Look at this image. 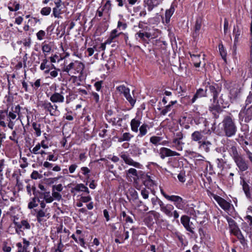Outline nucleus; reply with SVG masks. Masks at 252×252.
<instances>
[{"mask_svg":"<svg viewBox=\"0 0 252 252\" xmlns=\"http://www.w3.org/2000/svg\"><path fill=\"white\" fill-rule=\"evenodd\" d=\"M220 89L218 87L217 85L216 84H208L206 86V89L204 90L203 89L200 88L196 91L195 94L194 95L193 97L191 100V103H193L197 98L202 97L206 96L207 95V92L209 91L212 94L213 97L214 102L216 103V106H214L213 107H210L211 108V111H213L214 110H218L220 109V105H221L222 107H226L227 105V103L224 102L223 99L222 98V96H221L219 100H218V97L219 93L220 92Z\"/></svg>","mask_w":252,"mask_h":252,"instance_id":"1","label":"nucleus"},{"mask_svg":"<svg viewBox=\"0 0 252 252\" xmlns=\"http://www.w3.org/2000/svg\"><path fill=\"white\" fill-rule=\"evenodd\" d=\"M159 34V31L158 29L146 26L144 30H140L135 33V37L137 40L139 39L148 43L150 39L157 38Z\"/></svg>","mask_w":252,"mask_h":252,"instance_id":"2","label":"nucleus"},{"mask_svg":"<svg viewBox=\"0 0 252 252\" xmlns=\"http://www.w3.org/2000/svg\"><path fill=\"white\" fill-rule=\"evenodd\" d=\"M222 129L226 136L230 137L235 135L237 131V127L234 120L230 116L224 117L222 122Z\"/></svg>","mask_w":252,"mask_h":252,"instance_id":"3","label":"nucleus"},{"mask_svg":"<svg viewBox=\"0 0 252 252\" xmlns=\"http://www.w3.org/2000/svg\"><path fill=\"white\" fill-rule=\"evenodd\" d=\"M85 68V65L82 62L78 61H75L70 63L69 64L63 67V71L69 74H82V72Z\"/></svg>","mask_w":252,"mask_h":252,"instance_id":"4","label":"nucleus"},{"mask_svg":"<svg viewBox=\"0 0 252 252\" xmlns=\"http://www.w3.org/2000/svg\"><path fill=\"white\" fill-rule=\"evenodd\" d=\"M161 194L168 201L173 202L177 208L183 210L185 206V200L180 196L178 195H168L162 189H160Z\"/></svg>","mask_w":252,"mask_h":252,"instance_id":"5","label":"nucleus"},{"mask_svg":"<svg viewBox=\"0 0 252 252\" xmlns=\"http://www.w3.org/2000/svg\"><path fill=\"white\" fill-rule=\"evenodd\" d=\"M160 211L169 218L173 217L176 220L179 217L178 212L174 210V207L171 204H164L163 202L160 207Z\"/></svg>","mask_w":252,"mask_h":252,"instance_id":"6","label":"nucleus"},{"mask_svg":"<svg viewBox=\"0 0 252 252\" xmlns=\"http://www.w3.org/2000/svg\"><path fill=\"white\" fill-rule=\"evenodd\" d=\"M34 211L36 220L38 222L42 224L45 222L50 217V214L49 212L48 209H34Z\"/></svg>","mask_w":252,"mask_h":252,"instance_id":"7","label":"nucleus"},{"mask_svg":"<svg viewBox=\"0 0 252 252\" xmlns=\"http://www.w3.org/2000/svg\"><path fill=\"white\" fill-rule=\"evenodd\" d=\"M39 106L45 110L48 111L50 115L56 116L58 110V106L56 104H52L51 102L48 101H41Z\"/></svg>","mask_w":252,"mask_h":252,"instance_id":"8","label":"nucleus"},{"mask_svg":"<svg viewBox=\"0 0 252 252\" xmlns=\"http://www.w3.org/2000/svg\"><path fill=\"white\" fill-rule=\"evenodd\" d=\"M236 143L233 141L229 140L225 145V149L228 152L233 160L241 156L237 151Z\"/></svg>","mask_w":252,"mask_h":252,"instance_id":"9","label":"nucleus"},{"mask_svg":"<svg viewBox=\"0 0 252 252\" xmlns=\"http://www.w3.org/2000/svg\"><path fill=\"white\" fill-rule=\"evenodd\" d=\"M226 220L229 225L230 232L231 234H233L234 235L237 237L242 233L240 229L234 220L231 218L227 217Z\"/></svg>","mask_w":252,"mask_h":252,"instance_id":"10","label":"nucleus"},{"mask_svg":"<svg viewBox=\"0 0 252 252\" xmlns=\"http://www.w3.org/2000/svg\"><path fill=\"white\" fill-rule=\"evenodd\" d=\"M159 155L161 159H164L165 157L179 156L180 154L169 148L162 147L159 149Z\"/></svg>","mask_w":252,"mask_h":252,"instance_id":"11","label":"nucleus"},{"mask_svg":"<svg viewBox=\"0 0 252 252\" xmlns=\"http://www.w3.org/2000/svg\"><path fill=\"white\" fill-rule=\"evenodd\" d=\"M214 199L217 201L220 207L225 211H229L230 210L232 205L222 197L215 195Z\"/></svg>","mask_w":252,"mask_h":252,"instance_id":"12","label":"nucleus"},{"mask_svg":"<svg viewBox=\"0 0 252 252\" xmlns=\"http://www.w3.org/2000/svg\"><path fill=\"white\" fill-rule=\"evenodd\" d=\"M181 223L186 229L192 234L194 233V228L192 227V223L190 222V218L186 215H183L181 218Z\"/></svg>","mask_w":252,"mask_h":252,"instance_id":"13","label":"nucleus"},{"mask_svg":"<svg viewBox=\"0 0 252 252\" xmlns=\"http://www.w3.org/2000/svg\"><path fill=\"white\" fill-rule=\"evenodd\" d=\"M49 148L48 144L45 140H42L40 143H38L32 149H30V152L34 155H39L42 148L47 149Z\"/></svg>","mask_w":252,"mask_h":252,"instance_id":"14","label":"nucleus"},{"mask_svg":"<svg viewBox=\"0 0 252 252\" xmlns=\"http://www.w3.org/2000/svg\"><path fill=\"white\" fill-rule=\"evenodd\" d=\"M239 116L246 123L249 122L252 119V105L247 109L241 110L239 113Z\"/></svg>","mask_w":252,"mask_h":252,"instance_id":"15","label":"nucleus"},{"mask_svg":"<svg viewBox=\"0 0 252 252\" xmlns=\"http://www.w3.org/2000/svg\"><path fill=\"white\" fill-rule=\"evenodd\" d=\"M121 157L126 164L138 168H141L142 165L138 162L134 161L128 155L123 154Z\"/></svg>","mask_w":252,"mask_h":252,"instance_id":"16","label":"nucleus"},{"mask_svg":"<svg viewBox=\"0 0 252 252\" xmlns=\"http://www.w3.org/2000/svg\"><path fill=\"white\" fill-rule=\"evenodd\" d=\"M234 160L240 171H245L248 169V164L241 156Z\"/></svg>","mask_w":252,"mask_h":252,"instance_id":"17","label":"nucleus"},{"mask_svg":"<svg viewBox=\"0 0 252 252\" xmlns=\"http://www.w3.org/2000/svg\"><path fill=\"white\" fill-rule=\"evenodd\" d=\"M50 100L53 103H63L64 101L63 93L55 92L51 95Z\"/></svg>","mask_w":252,"mask_h":252,"instance_id":"18","label":"nucleus"},{"mask_svg":"<svg viewBox=\"0 0 252 252\" xmlns=\"http://www.w3.org/2000/svg\"><path fill=\"white\" fill-rule=\"evenodd\" d=\"M212 143L207 138H204L202 142L199 144L198 148L201 150L209 153L210 151Z\"/></svg>","mask_w":252,"mask_h":252,"instance_id":"19","label":"nucleus"},{"mask_svg":"<svg viewBox=\"0 0 252 252\" xmlns=\"http://www.w3.org/2000/svg\"><path fill=\"white\" fill-rule=\"evenodd\" d=\"M160 2L159 0H144V6L147 7L149 11H151L155 7L158 5Z\"/></svg>","mask_w":252,"mask_h":252,"instance_id":"20","label":"nucleus"},{"mask_svg":"<svg viewBox=\"0 0 252 252\" xmlns=\"http://www.w3.org/2000/svg\"><path fill=\"white\" fill-rule=\"evenodd\" d=\"M153 127L152 125H149L147 124H143L139 128V133L137 135L138 137H142L146 135L148 133V130Z\"/></svg>","mask_w":252,"mask_h":252,"instance_id":"21","label":"nucleus"},{"mask_svg":"<svg viewBox=\"0 0 252 252\" xmlns=\"http://www.w3.org/2000/svg\"><path fill=\"white\" fill-rule=\"evenodd\" d=\"M21 107L19 105H17L14 108H12L11 111H10L8 113H7V116L8 117V120L12 121L16 118L17 115H19L20 112Z\"/></svg>","mask_w":252,"mask_h":252,"instance_id":"22","label":"nucleus"},{"mask_svg":"<svg viewBox=\"0 0 252 252\" xmlns=\"http://www.w3.org/2000/svg\"><path fill=\"white\" fill-rule=\"evenodd\" d=\"M203 135L201 131H195L191 134V141L197 142L199 144L203 140Z\"/></svg>","mask_w":252,"mask_h":252,"instance_id":"23","label":"nucleus"},{"mask_svg":"<svg viewBox=\"0 0 252 252\" xmlns=\"http://www.w3.org/2000/svg\"><path fill=\"white\" fill-rule=\"evenodd\" d=\"M175 10V5L173 4H172L170 7L165 11V21L166 24H168L170 22V18L174 14Z\"/></svg>","mask_w":252,"mask_h":252,"instance_id":"24","label":"nucleus"},{"mask_svg":"<svg viewBox=\"0 0 252 252\" xmlns=\"http://www.w3.org/2000/svg\"><path fill=\"white\" fill-rule=\"evenodd\" d=\"M140 120L139 118H135L132 119L130 124L131 130L134 132H137L139 129L138 127L140 126Z\"/></svg>","mask_w":252,"mask_h":252,"instance_id":"25","label":"nucleus"},{"mask_svg":"<svg viewBox=\"0 0 252 252\" xmlns=\"http://www.w3.org/2000/svg\"><path fill=\"white\" fill-rule=\"evenodd\" d=\"M53 47V43L50 42L48 43L43 42L42 44L41 49L43 53L46 56L47 54L49 53L52 50Z\"/></svg>","mask_w":252,"mask_h":252,"instance_id":"26","label":"nucleus"},{"mask_svg":"<svg viewBox=\"0 0 252 252\" xmlns=\"http://www.w3.org/2000/svg\"><path fill=\"white\" fill-rule=\"evenodd\" d=\"M202 19L198 18L196 19L194 25V32H193L192 35L194 38L196 37L199 35V32L201 29L202 25Z\"/></svg>","mask_w":252,"mask_h":252,"instance_id":"27","label":"nucleus"},{"mask_svg":"<svg viewBox=\"0 0 252 252\" xmlns=\"http://www.w3.org/2000/svg\"><path fill=\"white\" fill-rule=\"evenodd\" d=\"M172 143L173 145L171 147L174 148L179 151H182L183 150L185 143L182 141V140L173 139Z\"/></svg>","mask_w":252,"mask_h":252,"instance_id":"28","label":"nucleus"},{"mask_svg":"<svg viewBox=\"0 0 252 252\" xmlns=\"http://www.w3.org/2000/svg\"><path fill=\"white\" fill-rule=\"evenodd\" d=\"M190 58L192 61L193 62V64L195 67H199L200 65V55L199 54H193L191 53H189Z\"/></svg>","mask_w":252,"mask_h":252,"instance_id":"29","label":"nucleus"},{"mask_svg":"<svg viewBox=\"0 0 252 252\" xmlns=\"http://www.w3.org/2000/svg\"><path fill=\"white\" fill-rule=\"evenodd\" d=\"M241 183L242 185L243 189L247 198L250 199L251 195L250 191V186L249 184L244 180H243Z\"/></svg>","mask_w":252,"mask_h":252,"instance_id":"30","label":"nucleus"},{"mask_svg":"<svg viewBox=\"0 0 252 252\" xmlns=\"http://www.w3.org/2000/svg\"><path fill=\"white\" fill-rule=\"evenodd\" d=\"M134 135L131 134L130 132L124 133L121 137L118 139L119 142H122L124 141H129L132 138H133Z\"/></svg>","mask_w":252,"mask_h":252,"instance_id":"31","label":"nucleus"},{"mask_svg":"<svg viewBox=\"0 0 252 252\" xmlns=\"http://www.w3.org/2000/svg\"><path fill=\"white\" fill-rule=\"evenodd\" d=\"M153 215L150 213V211L147 213L145 218L144 219V222L148 227H151L154 224V218Z\"/></svg>","mask_w":252,"mask_h":252,"instance_id":"32","label":"nucleus"},{"mask_svg":"<svg viewBox=\"0 0 252 252\" xmlns=\"http://www.w3.org/2000/svg\"><path fill=\"white\" fill-rule=\"evenodd\" d=\"M73 189L76 191H78V192H79V191L85 192L87 194H89L90 192L88 188L83 184H77L74 187Z\"/></svg>","mask_w":252,"mask_h":252,"instance_id":"33","label":"nucleus"},{"mask_svg":"<svg viewBox=\"0 0 252 252\" xmlns=\"http://www.w3.org/2000/svg\"><path fill=\"white\" fill-rule=\"evenodd\" d=\"M69 231L68 229L64 228L63 230V233L60 236L59 241L64 242H67L69 239Z\"/></svg>","mask_w":252,"mask_h":252,"instance_id":"34","label":"nucleus"},{"mask_svg":"<svg viewBox=\"0 0 252 252\" xmlns=\"http://www.w3.org/2000/svg\"><path fill=\"white\" fill-rule=\"evenodd\" d=\"M162 137L152 136L150 138V142L155 146H158L161 144V142L162 141Z\"/></svg>","mask_w":252,"mask_h":252,"instance_id":"35","label":"nucleus"},{"mask_svg":"<svg viewBox=\"0 0 252 252\" xmlns=\"http://www.w3.org/2000/svg\"><path fill=\"white\" fill-rule=\"evenodd\" d=\"M116 236L120 238L121 240H123V242L124 241L127 240L129 237V232L128 231H126L125 228H124V233L121 234L119 231L116 232Z\"/></svg>","mask_w":252,"mask_h":252,"instance_id":"36","label":"nucleus"},{"mask_svg":"<svg viewBox=\"0 0 252 252\" xmlns=\"http://www.w3.org/2000/svg\"><path fill=\"white\" fill-rule=\"evenodd\" d=\"M219 50L220 55L222 59L225 61H226L227 52L222 43L219 45Z\"/></svg>","mask_w":252,"mask_h":252,"instance_id":"37","label":"nucleus"},{"mask_svg":"<svg viewBox=\"0 0 252 252\" xmlns=\"http://www.w3.org/2000/svg\"><path fill=\"white\" fill-rule=\"evenodd\" d=\"M39 202V199L37 197L34 196L30 200V201L28 203V208L32 209L38 206V203Z\"/></svg>","mask_w":252,"mask_h":252,"instance_id":"38","label":"nucleus"},{"mask_svg":"<svg viewBox=\"0 0 252 252\" xmlns=\"http://www.w3.org/2000/svg\"><path fill=\"white\" fill-rule=\"evenodd\" d=\"M48 63V60L47 59H44L42 60L40 66V69L41 70H44L46 69L44 71L45 73H48L50 72V69H49V65Z\"/></svg>","mask_w":252,"mask_h":252,"instance_id":"39","label":"nucleus"},{"mask_svg":"<svg viewBox=\"0 0 252 252\" xmlns=\"http://www.w3.org/2000/svg\"><path fill=\"white\" fill-rule=\"evenodd\" d=\"M126 175L127 178H133L134 179L135 177L138 176L137 170L133 168H131L126 171Z\"/></svg>","mask_w":252,"mask_h":252,"instance_id":"40","label":"nucleus"},{"mask_svg":"<svg viewBox=\"0 0 252 252\" xmlns=\"http://www.w3.org/2000/svg\"><path fill=\"white\" fill-rule=\"evenodd\" d=\"M150 213L153 215L154 219L156 220L157 223H159L161 221H163L161 219L162 216L159 213L156 212L154 210L150 211Z\"/></svg>","mask_w":252,"mask_h":252,"instance_id":"41","label":"nucleus"},{"mask_svg":"<svg viewBox=\"0 0 252 252\" xmlns=\"http://www.w3.org/2000/svg\"><path fill=\"white\" fill-rule=\"evenodd\" d=\"M116 90L119 93L123 94L124 96L127 94H128V93L130 92L129 89L124 85L118 86L116 88Z\"/></svg>","mask_w":252,"mask_h":252,"instance_id":"42","label":"nucleus"},{"mask_svg":"<svg viewBox=\"0 0 252 252\" xmlns=\"http://www.w3.org/2000/svg\"><path fill=\"white\" fill-rule=\"evenodd\" d=\"M112 8V4L110 0H107L105 4L101 8L103 11L108 14L110 13V11Z\"/></svg>","mask_w":252,"mask_h":252,"instance_id":"43","label":"nucleus"},{"mask_svg":"<svg viewBox=\"0 0 252 252\" xmlns=\"http://www.w3.org/2000/svg\"><path fill=\"white\" fill-rule=\"evenodd\" d=\"M32 126L33 129L35 130V135L37 137H39L41 135V132L40 130V125L38 124L35 122H33L32 124Z\"/></svg>","mask_w":252,"mask_h":252,"instance_id":"44","label":"nucleus"},{"mask_svg":"<svg viewBox=\"0 0 252 252\" xmlns=\"http://www.w3.org/2000/svg\"><path fill=\"white\" fill-rule=\"evenodd\" d=\"M63 242H64L59 241V243H58L57 246L56 247L52 248L51 249V251H53V252L58 251L59 252H65L64 250L63 249Z\"/></svg>","mask_w":252,"mask_h":252,"instance_id":"45","label":"nucleus"},{"mask_svg":"<svg viewBox=\"0 0 252 252\" xmlns=\"http://www.w3.org/2000/svg\"><path fill=\"white\" fill-rule=\"evenodd\" d=\"M44 200L47 203H51L53 201L54 199L51 195L50 192H45L43 193Z\"/></svg>","mask_w":252,"mask_h":252,"instance_id":"46","label":"nucleus"},{"mask_svg":"<svg viewBox=\"0 0 252 252\" xmlns=\"http://www.w3.org/2000/svg\"><path fill=\"white\" fill-rule=\"evenodd\" d=\"M125 97L132 106H133L134 105L136 102V99L131 95V94H130V92L128 93V94H126L125 95Z\"/></svg>","mask_w":252,"mask_h":252,"instance_id":"47","label":"nucleus"},{"mask_svg":"<svg viewBox=\"0 0 252 252\" xmlns=\"http://www.w3.org/2000/svg\"><path fill=\"white\" fill-rule=\"evenodd\" d=\"M151 202L153 205V207L154 208L155 206L158 205L159 207L161 205L163 202L159 199L158 197H154L151 198Z\"/></svg>","mask_w":252,"mask_h":252,"instance_id":"48","label":"nucleus"},{"mask_svg":"<svg viewBox=\"0 0 252 252\" xmlns=\"http://www.w3.org/2000/svg\"><path fill=\"white\" fill-rule=\"evenodd\" d=\"M20 225H21V227L23 229H31V225L27 220H22L20 222Z\"/></svg>","mask_w":252,"mask_h":252,"instance_id":"49","label":"nucleus"},{"mask_svg":"<svg viewBox=\"0 0 252 252\" xmlns=\"http://www.w3.org/2000/svg\"><path fill=\"white\" fill-rule=\"evenodd\" d=\"M118 31L117 29L113 30L111 32L109 37H110L111 38L114 40L116 37H118L122 33V32L118 33Z\"/></svg>","mask_w":252,"mask_h":252,"instance_id":"50","label":"nucleus"},{"mask_svg":"<svg viewBox=\"0 0 252 252\" xmlns=\"http://www.w3.org/2000/svg\"><path fill=\"white\" fill-rule=\"evenodd\" d=\"M51 11V8L50 7H44L42 8L40 11L41 15L44 16H47L50 14Z\"/></svg>","mask_w":252,"mask_h":252,"instance_id":"51","label":"nucleus"},{"mask_svg":"<svg viewBox=\"0 0 252 252\" xmlns=\"http://www.w3.org/2000/svg\"><path fill=\"white\" fill-rule=\"evenodd\" d=\"M58 159V156H55L50 152L48 153L46 160L50 161H56Z\"/></svg>","mask_w":252,"mask_h":252,"instance_id":"52","label":"nucleus"},{"mask_svg":"<svg viewBox=\"0 0 252 252\" xmlns=\"http://www.w3.org/2000/svg\"><path fill=\"white\" fill-rule=\"evenodd\" d=\"M233 33L235 34V41L237 40L239 38L240 34L241 31L238 27H234L233 29Z\"/></svg>","mask_w":252,"mask_h":252,"instance_id":"53","label":"nucleus"},{"mask_svg":"<svg viewBox=\"0 0 252 252\" xmlns=\"http://www.w3.org/2000/svg\"><path fill=\"white\" fill-rule=\"evenodd\" d=\"M216 163L218 168H223L225 164L226 163V162L222 158H217L216 159Z\"/></svg>","mask_w":252,"mask_h":252,"instance_id":"54","label":"nucleus"},{"mask_svg":"<svg viewBox=\"0 0 252 252\" xmlns=\"http://www.w3.org/2000/svg\"><path fill=\"white\" fill-rule=\"evenodd\" d=\"M46 35L45 32L43 30L39 31L36 33V36L37 39L39 40H42Z\"/></svg>","mask_w":252,"mask_h":252,"instance_id":"55","label":"nucleus"},{"mask_svg":"<svg viewBox=\"0 0 252 252\" xmlns=\"http://www.w3.org/2000/svg\"><path fill=\"white\" fill-rule=\"evenodd\" d=\"M30 84L34 89L36 90L41 86V79H38L36 80L34 83L31 82Z\"/></svg>","mask_w":252,"mask_h":252,"instance_id":"56","label":"nucleus"},{"mask_svg":"<svg viewBox=\"0 0 252 252\" xmlns=\"http://www.w3.org/2000/svg\"><path fill=\"white\" fill-rule=\"evenodd\" d=\"M16 247L18 248L17 252H28V250L23 246L21 243H17Z\"/></svg>","mask_w":252,"mask_h":252,"instance_id":"57","label":"nucleus"},{"mask_svg":"<svg viewBox=\"0 0 252 252\" xmlns=\"http://www.w3.org/2000/svg\"><path fill=\"white\" fill-rule=\"evenodd\" d=\"M149 191L146 189L144 188L141 190V194L143 198L145 199H148L149 197Z\"/></svg>","mask_w":252,"mask_h":252,"instance_id":"58","label":"nucleus"},{"mask_svg":"<svg viewBox=\"0 0 252 252\" xmlns=\"http://www.w3.org/2000/svg\"><path fill=\"white\" fill-rule=\"evenodd\" d=\"M171 110V105L168 104L160 112V114L162 115H165L168 112Z\"/></svg>","mask_w":252,"mask_h":252,"instance_id":"59","label":"nucleus"},{"mask_svg":"<svg viewBox=\"0 0 252 252\" xmlns=\"http://www.w3.org/2000/svg\"><path fill=\"white\" fill-rule=\"evenodd\" d=\"M52 197L53 199L56 200H60L62 198V195L57 191L52 190Z\"/></svg>","mask_w":252,"mask_h":252,"instance_id":"60","label":"nucleus"},{"mask_svg":"<svg viewBox=\"0 0 252 252\" xmlns=\"http://www.w3.org/2000/svg\"><path fill=\"white\" fill-rule=\"evenodd\" d=\"M184 137V135L183 133L181 131H179L175 133L174 137L173 139L183 140Z\"/></svg>","mask_w":252,"mask_h":252,"instance_id":"61","label":"nucleus"},{"mask_svg":"<svg viewBox=\"0 0 252 252\" xmlns=\"http://www.w3.org/2000/svg\"><path fill=\"white\" fill-rule=\"evenodd\" d=\"M61 9L59 8L54 7L53 9V14L56 18H59L61 14Z\"/></svg>","mask_w":252,"mask_h":252,"instance_id":"62","label":"nucleus"},{"mask_svg":"<svg viewBox=\"0 0 252 252\" xmlns=\"http://www.w3.org/2000/svg\"><path fill=\"white\" fill-rule=\"evenodd\" d=\"M102 84L103 81H99L94 83V86L97 91L99 92V91H100L102 88Z\"/></svg>","mask_w":252,"mask_h":252,"instance_id":"63","label":"nucleus"},{"mask_svg":"<svg viewBox=\"0 0 252 252\" xmlns=\"http://www.w3.org/2000/svg\"><path fill=\"white\" fill-rule=\"evenodd\" d=\"M237 238L239 240L240 243L243 245L245 246L247 244V241L244 238L242 233L238 236Z\"/></svg>","mask_w":252,"mask_h":252,"instance_id":"64","label":"nucleus"}]
</instances>
